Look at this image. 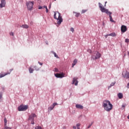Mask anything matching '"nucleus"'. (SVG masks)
I'll return each instance as SVG.
<instances>
[{
    "label": "nucleus",
    "instance_id": "obj_1",
    "mask_svg": "<svg viewBox=\"0 0 129 129\" xmlns=\"http://www.w3.org/2000/svg\"><path fill=\"white\" fill-rule=\"evenodd\" d=\"M99 8L100 9V11L102 12V13H105V14L107 15H109L110 22H112V23H115L113 19H112V17L111 16L112 13L108 11V10L103 7L102 4H101L100 3H99Z\"/></svg>",
    "mask_w": 129,
    "mask_h": 129
},
{
    "label": "nucleus",
    "instance_id": "obj_2",
    "mask_svg": "<svg viewBox=\"0 0 129 129\" xmlns=\"http://www.w3.org/2000/svg\"><path fill=\"white\" fill-rule=\"evenodd\" d=\"M102 106L106 111H110L112 109L113 105L109 100H104L102 103Z\"/></svg>",
    "mask_w": 129,
    "mask_h": 129
},
{
    "label": "nucleus",
    "instance_id": "obj_3",
    "mask_svg": "<svg viewBox=\"0 0 129 129\" xmlns=\"http://www.w3.org/2000/svg\"><path fill=\"white\" fill-rule=\"evenodd\" d=\"M54 19L57 20V24L58 25V26H60V25H61V23L63 22V19H62L61 14L58 12H54Z\"/></svg>",
    "mask_w": 129,
    "mask_h": 129
},
{
    "label": "nucleus",
    "instance_id": "obj_4",
    "mask_svg": "<svg viewBox=\"0 0 129 129\" xmlns=\"http://www.w3.org/2000/svg\"><path fill=\"white\" fill-rule=\"evenodd\" d=\"M33 6H34V2L29 1L26 3V6L28 11L33 10Z\"/></svg>",
    "mask_w": 129,
    "mask_h": 129
},
{
    "label": "nucleus",
    "instance_id": "obj_5",
    "mask_svg": "<svg viewBox=\"0 0 129 129\" xmlns=\"http://www.w3.org/2000/svg\"><path fill=\"white\" fill-rule=\"evenodd\" d=\"M28 108H29V106L22 104L18 107V109L19 111H25V110H27Z\"/></svg>",
    "mask_w": 129,
    "mask_h": 129
},
{
    "label": "nucleus",
    "instance_id": "obj_6",
    "mask_svg": "<svg viewBox=\"0 0 129 129\" xmlns=\"http://www.w3.org/2000/svg\"><path fill=\"white\" fill-rule=\"evenodd\" d=\"M35 117H37V115L34 113H32L30 115H29L28 119L29 120H31V124H35V122H34V118H35Z\"/></svg>",
    "mask_w": 129,
    "mask_h": 129
},
{
    "label": "nucleus",
    "instance_id": "obj_7",
    "mask_svg": "<svg viewBox=\"0 0 129 129\" xmlns=\"http://www.w3.org/2000/svg\"><path fill=\"white\" fill-rule=\"evenodd\" d=\"M101 56V54L99 52L96 51L94 52V55L92 56V58H93V60H96V59H99Z\"/></svg>",
    "mask_w": 129,
    "mask_h": 129
},
{
    "label": "nucleus",
    "instance_id": "obj_8",
    "mask_svg": "<svg viewBox=\"0 0 129 129\" xmlns=\"http://www.w3.org/2000/svg\"><path fill=\"white\" fill-rule=\"evenodd\" d=\"M122 75L124 78H126V79L129 78V72H123Z\"/></svg>",
    "mask_w": 129,
    "mask_h": 129
},
{
    "label": "nucleus",
    "instance_id": "obj_9",
    "mask_svg": "<svg viewBox=\"0 0 129 129\" xmlns=\"http://www.w3.org/2000/svg\"><path fill=\"white\" fill-rule=\"evenodd\" d=\"M55 77L57 78H63V77H64L65 74L61 73V74H55Z\"/></svg>",
    "mask_w": 129,
    "mask_h": 129
},
{
    "label": "nucleus",
    "instance_id": "obj_10",
    "mask_svg": "<svg viewBox=\"0 0 129 129\" xmlns=\"http://www.w3.org/2000/svg\"><path fill=\"white\" fill-rule=\"evenodd\" d=\"M127 31V28L125 25H122L121 27V33H125Z\"/></svg>",
    "mask_w": 129,
    "mask_h": 129
},
{
    "label": "nucleus",
    "instance_id": "obj_11",
    "mask_svg": "<svg viewBox=\"0 0 129 129\" xmlns=\"http://www.w3.org/2000/svg\"><path fill=\"white\" fill-rule=\"evenodd\" d=\"M6 7V0H1V4H0V8H5Z\"/></svg>",
    "mask_w": 129,
    "mask_h": 129
},
{
    "label": "nucleus",
    "instance_id": "obj_12",
    "mask_svg": "<svg viewBox=\"0 0 129 129\" xmlns=\"http://www.w3.org/2000/svg\"><path fill=\"white\" fill-rule=\"evenodd\" d=\"M73 84H75V85H78V82L77 81V79L74 78L73 80Z\"/></svg>",
    "mask_w": 129,
    "mask_h": 129
},
{
    "label": "nucleus",
    "instance_id": "obj_13",
    "mask_svg": "<svg viewBox=\"0 0 129 129\" xmlns=\"http://www.w3.org/2000/svg\"><path fill=\"white\" fill-rule=\"evenodd\" d=\"M9 74H11V73H6L4 74H1L0 75V78H3V77H5L6 75H8Z\"/></svg>",
    "mask_w": 129,
    "mask_h": 129
},
{
    "label": "nucleus",
    "instance_id": "obj_14",
    "mask_svg": "<svg viewBox=\"0 0 129 129\" xmlns=\"http://www.w3.org/2000/svg\"><path fill=\"white\" fill-rule=\"evenodd\" d=\"M80 125H81V124L78 123L76 124V126H73V128L74 129H80V127H79V126H80Z\"/></svg>",
    "mask_w": 129,
    "mask_h": 129
},
{
    "label": "nucleus",
    "instance_id": "obj_15",
    "mask_svg": "<svg viewBox=\"0 0 129 129\" xmlns=\"http://www.w3.org/2000/svg\"><path fill=\"white\" fill-rule=\"evenodd\" d=\"M76 108H79V109H83V106L80 104H76Z\"/></svg>",
    "mask_w": 129,
    "mask_h": 129
},
{
    "label": "nucleus",
    "instance_id": "obj_16",
    "mask_svg": "<svg viewBox=\"0 0 129 129\" xmlns=\"http://www.w3.org/2000/svg\"><path fill=\"white\" fill-rule=\"evenodd\" d=\"M117 96L119 99H121V98H122V97H123V95L121 93H119L117 94Z\"/></svg>",
    "mask_w": 129,
    "mask_h": 129
},
{
    "label": "nucleus",
    "instance_id": "obj_17",
    "mask_svg": "<svg viewBox=\"0 0 129 129\" xmlns=\"http://www.w3.org/2000/svg\"><path fill=\"white\" fill-rule=\"evenodd\" d=\"M77 62H78L77 59H75L74 60L73 63V64H72V65H73V66H72L73 68V67H74V66H75V65H76V64H77Z\"/></svg>",
    "mask_w": 129,
    "mask_h": 129
},
{
    "label": "nucleus",
    "instance_id": "obj_18",
    "mask_svg": "<svg viewBox=\"0 0 129 129\" xmlns=\"http://www.w3.org/2000/svg\"><path fill=\"white\" fill-rule=\"evenodd\" d=\"M21 28H23V29H28L29 28V26L27 24H23L21 26Z\"/></svg>",
    "mask_w": 129,
    "mask_h": 129
},
{
    "label": "nucleus",
    "instance_id": "obj_19",
    "mask_svg": "<svg viewBox=\"0 0 129 129\" xmlns=\"http://www.w3.org/2000/svg\"><path fill=\"white\" fill-rule=\"evenodd\" d=\"M29 71L30 73H33V72H34V69H32V68H29Z\"/></svg>",
    "mask_w": 129,
    "mask_h": 129
},
{
    "label": "nucleus",
    "instance_id": "obj_20",
    "mask_svg": "<svg viewBox=\"0 0 129 129\" xmlns=\"http://www.w3.org/2000/svg\"><path fill=\"white\" fill-rule=\"evenodd\" d=\"M108 36H111V37H115V36H116V34H115V33H112L110 34H108Z\"/></svg>",
    "mask_w": 129,
    "mask_h": 129
},
{
    "label": "nucleus",
    "instance_id": "obj_21",
    "mask_svg": "<svg viewBox=\"0 0 129 129\" xmlns=\"http://www.w3.org/2000/svg\"><path fill=\"white\" fill-rule=\"evenodd\" d=\"M48 110H52V109H54V106H52V105L50 107H49L48 108Z\"/></svg>",
    "mask_w": 129,
    "mask_h": 129
},
{
    "label": "nucleus",
    "instance_id": "obj_22",
    "mask_svg": "<svg viewBox=\"0 0 129 129\" xmlns=\"http://www.w3.org/2000/svg\"><path fill=\"white\" fill-rule=\"evenodd\" d=\"M76 14V16L75 17H76V18H78V17H79L80 16V13H75Z\"/></svg>",
    "mask_w": 129,
    "mask_h": 129
},
{
    "label": "nucleus",
    "instance_id": "obj_23",
    "mask_svg": "<svg viewBox=\"0 0 129 129\" xmlns=\"http://www.w3.org/2000/svg\"><path fill=\"white\" fill-rule=\"evenodd\" d=\"M2 98H3V95H2V93H0V102H2V101H3V99Z\"/></svg>",
    "mask_w": 129,
    "mask_h": 129
},
{
    "label": "nucleus",
    "instance_id": "obj_24",
    "mask_svg": "<svg viewBox=\"0 0 129 129\" xmlns=\"http://www.w3.org/2000/svg\"><path fill=\"white\" fill-rule=\"evenodd\" d=\"M4 122H5V126L7 125V122H8V120L6 118L4 119Z\"/></svg>",
    "mask_w": 129,
    "mask_h": 129
},
{
    "label": "nucleus",
    "instance_id": "obj_25",
    "mask_svg": "<svg viewBox=\"0 0 129 129\" xmlns=\"http://www.w3.org/2000/svg\"><path fill=\"white\" fill-rule=\"evenodd\" d=\"M35 129H43V128H42L41 126H37L35 127Z\"/></svg>",
    "mask_w": 129,
    "mask_h": 129
},
{
    "label": "nucleus",
    "instance_id": "obj_26",
    "mask_svg": "<svg viewBox=\"0 0 129 129\" xmlns=\"http://www.w3.org/2000/svg\"><path fill=\"white\" fill-rule=\"evenodd\" d=\"M86 12H87V10H83L82 11V14H84V13H86Z\"/></svg>",
    "mask_w": 129,
    "mask_h": 129
},
{
    "label": "nucleus",
    "instance_id": "obj_27",
    "mask_svg": "<svg viewBox=\"0 0 129 129\" xmlns=\"http://www.w3.org/2000/svg\"><path fill=\"white\" fill-rule=\"evenodd\" d=\"M53 54L54 55V57H56V58H59L58 55H57V54H56L55 52H53Z\"/></svg>",
    "mask_w": 129,
    "mask_h": 129
},
{
    "label": "nucleus",
    "instance_id": "obj_28",
    "mask_svg": "<svg viewBox=\"0 0 129 129\" xmlns=\"http://www.w3.org/2000/svg\"><path fill=\"white\" fill-rule=\"evenodd\" d=\"M56 105H58V104H57V103H54L52 106H53V107H55Z\"/></svg>",
    "mask_w": 129,
    "mask_h": 129
},
{
    "label": "nucleus",
    "instance_id": "obj_29",
    "mask_svg": "<svg viewBox=\"0 0 129 129\" xmlns=\"http://www.w3.org/2000/svg\"><path fill=\"white\" fill-rule=\"evenodd\" d=\"M5 129H12L11 127H8L7 125L5 126Z\"/></svg>",
    "mask_w": 129,
    "mask_h": 129
},
{
    "label": "nucleus",
    "instance_id": "obj_30",
    "mask_svg": "<svg viewBox=\"0 0 129 129\" xmlns=\"http://www.w3.org/2000/svg\"><path fill=\"white\" fill-rule=\"evenodd\" d=\"M114 84H115V83H112L110 84V86L109 87H111V86H114Z\"/></svg>",
    "mask_w": 129,
    "mask_h": 129
},
{
    "label": "nucleus",
    "instance_id": "obj_31",
    "mask_svg": "<svg viewBox=\"0 0 129 129\" xmlns=\"http://www.w3.org/2000/svg\"><path fill=\"white\" fill-rule=\"evenodd\" d=\"M71 31L73 33L74 32V28L73 27L71 28Z\"/></svg>",
    "mask_w": 129,
    "mask_h": 129
},
{
    "label": "nucleus",
    "instance_id": "obj_32",
    "mask_svg": "<svg viewBox=\"0 0 129 129\" xmlns=\"http://www.w3.org/2000/svg\"><path fill=\"white\" fill-rule=\"evenodd\" d=\"M125 43H128V42H129V39H127V38L125 39Z\"/></svg>",
    "mask_w": 129,
    "mask_h": 129
},
{
    "label": "nucleus",
    "instance_id": "obj_33",
    "mask_svg": "<svg viewBox=\"0 0 129 129\" xmlns=\"http://www.w3.org/2000/svg\"><path fill=\"white\" fill-rule=\"evenodd\" d=\"M92 124H93V122H92L91 124L89 125L88 128H89V127H90V126H91Z\"/></svg>",
    "mask_w": 129,
    "mask_h": 129
},
{
    "label": "nucleus",
    "instance_id": "obj_34",
    "mask_svg": "<svg viewBox=\"0 0 129 129\" xmlns=\"http://www.w3.org/2000/svg\"><path fill=\"white\" fill-rule=\"evenodd\" d=\"M10 36H14V33L13 32H10Z\"/></svg>",
    "mask_w": 129,
    "mask_h": 129
},
{
    "label": "nucleus",
    "instance_id": "obj_35",
    "mask_svg": "<svg viewBox=\"0 0 129 129\" xmlns=\"http://www.w3.org/2000/svg\"><path fill=\"white\" fill-rule=\"evenodd\" d=\"M125 106H126L125 104L122 105V107H123V108H124V107H125Z\"/></svg>",
    "mask_w": 129,
    "mask_h": 129
},
{
    "label": "nucleus",
    "instance_id": "obj_36",
    "mask_svg": "<svg viewBox=\"0 0 129 129\" xmlns=\"http://www.w3.org/2000/svg\"><path fill=\"white\" fill-rule=\"evenodd\" d=\"M42 9H43V7H41V6H40V7L38 8V9H39V10H42Z\"/></svg>",
    "mask_w": 129,
    "mask_h": 129
},
{
    "label": "nucleus",
    "instance_id": "obj_37",
    "mask_svg": "<svg viewBox=\"0 0 129 129\" xmlns=\"http://www.w3.org/2000/svg\"><path fill=\"white\" fill-rule=\"evenodd\" d=\"M46 9V12L48 13V12H49V10H48V8L47 7Z\"/></svg>",
    "mask_w": 129,
    "mask_h": 129
},
{
    "label": "nucleus",
    "instance_id": "obj_38",
    "mask_svg": "<svg viewBox=\"0 0 129 129\" xmlns=\"http://www.w3.org/2000/svg\"><path fill=\"white\" fill-rule=\"evenodd\" d=\"M87 51H88L89 53H91V50H90V49H88Z\"/></svg>",
    "mask_w": 129,
    "mask_h": 129
},
{
    "label": "nucleus",
    "instance_id": "obj_39",
    "mask_svg": "<svg viewBox=\"0 0 129 129\" xmlns=\"http://www.w3.org/2000/svg\"><path fill=\"white\" fill-rule=\"evenodd\" d=\"M43 9H47V6H43Z\"/></svg>",
    "mask_w": 129,
    "mask_h": 129
},
{
    "label": "nucleus",
    "instance_id": "obj_40",
    "mask_svg": "<svg viewBox=\"0 0 129 129\" xmlns=\"http://www.w3.org/2000/svg\"><path fill=\"white\" fill-rule=\"evenodd\" d=\"M38 63H39V64L41 65V66H42V65H43V63H42V62H40L39 61H38Z\"/></svg>",
    "mask_w": 129,
    "mask_h": 129
},
{
    "label": "nucleus",
    "instance_id": "obj_41",
    "mask_svg": "<svg viewBox=\"0 0 129 129\" xmlns=\"http://www.w3.org/2000/svg\"><path fill=\"white\" fill-rule=\"evenodd\" d=\"M110 36V35H108H108H106L105 36V38H107V36Z\"/></svg>",
    "mask_w": 129,
    "mask_h": 129
},
{
    "label": "nucleus",
    "instance_id": "obj_42",
    "mask_svg": "<svg viewBox=\"0 0 129 129\" xmlns=\"http://www.w3.org/2000/svg\"><path fill=\"white\" fill-rule=\"evenodd\" d=\"M30 24H31V25H33V22H30Z\"/></svg>",
    "mask_w": 129,
    "mask_h": 129
},
{
    "label": "nucleus",
    "instance_id": "obj_43",
    "mask_svg": "<svg viewBox=\"0 0 129 129\" xmlns=\"http://www.w3.org/2000/svg\"><path fill=\"white\" fill-rule=\"evenodd\" d=\"M13 71V69L10 70V72Z\"/></svg>",
    "mask_w": 129,
    "mask_h": 129
},
{
    "label": "nucleus",
    "instance_id": "obj_44",
    "mask_svg": "<svg viewBox=\"0 0 129 129\" xmlns=\"http://www.w3.org/2000/svg\"><path fill=\"white\" fill-rule=\"evenodd\" d=\"M51 8V4L49 5V9Z\"/></svg>",
    "mask_w": 129,
    "mask_h": 129
},
{
    "label": "nucleus",
    "instance_id": "obj_45",
    "mask_svg": "<svg viewBox=\"0 0 129 129\" xmlns=\"http://www.w3.org/2000/svg\"><path fill=\"white\" fill-rule=\"evenodd\" d=\"M107 3V2H105V5H106V3Z\"/></svg>",
    "mask_w": 129,
    "mask_h": 129
},
{
    "label": "nucleus",
    "instance_id": "obj_46",
    "mask_svg": "<svg viewBox=\"0 0 129 129\" xmlns=\"http://www.w3.org/2000/svg\"><path fill=\"white\" fill-rule=\"evenodd\" d=\"M105 6H106V5H105Z\"/></svg>",
    "mask_w": 129,
    "mask_h": 129
},
{
    "label": "nucleus",
    "instance_id": "obj_47",
    "mask_svg": "<svg viewBox=\"0 0 129 129\" xmlns=\"http://www.w3.org/2000/svg\"><path fill=\"white\" fill-rule=\"evenodd\" d=\"M55 1H56V0H54Z\"/></svg>",
    "mask_w": 129,
    "mask_h": 129
}]
</instances>
